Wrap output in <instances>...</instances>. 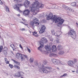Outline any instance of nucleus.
Masks as SVG:
<instances>
[{
	"label": "nucleus",
	"instance_id": "30",
	"mask_svg": "<svg viewBox=\"0 0 78 78\" xmlns=\"http://www.w3.org/2000/svg\"><path fill=\"white\" fill-rule=\"evenodd\" d=\"M22 72H19L18 73L19 74V76L17 75V74H15V76H17L18 77H20V76H21V75L20 74V73H21Z\"/></svg>",
	"mask_w": 78,
	"mask_h": 78
},
{
	"label": "nucleus",
	"instance_id": "25",
	"mask_svg": "<svg viewBox=\"0 0 78 78\" xmlns=\"http://www.w3.org/2000/svg\"><path fill=\"white\" fill-rule=\"evenodd\" d=\"M24 56H25V55L23 54H21V56L20 57H21V61H22L24 59L23 58V57H24Z\"/></svg>",
	"mask_w": 78,
	"mask_h": 78
},
{
	"label": "nucleus",
	"instance_id": "23",
	"mask_svg": "<svg viewBox=\"0 0 78 78\" xmlns=\"http://www.w3.org/2000/svg\"><path fill=\"white\" fill-rule=\"evenodd\" d=\"M48 63V61L47 60H44L43 61V63L44 65H47Z\"/></svg>",
	"mask_w": 78,
	"mask_h": 78
},
{
	"label": "nucleus",
	"instance_id": "58",
	"mask_svg": "<svg viewBox=\"0 0 78 78\" xmlns=\"http://www.w3.org/2000/svg\"><path fill=\"white\" fill-rule=\"evenodd\" d=\"M72 72H73H73H75V71H73Z\"/></svg>",
	"mask_w": 78,
	"mask_h": 78
},
{
	"label": "nucleus",
	"instance_id": "54",
	"mask_svg": "<svg viewBox=\"0 0 78 78\" xmlns=\"http://www.w3.org/2000/svg\"><path fill=\"white\" fill-rule=\"evenodd\" d=\"M17 16H19V17L20 16V14H18Z\"/></svg>",
	"mask_w": 78,
	"mask_h": 78
},
{
	"label": "nucleus",
	"instance_id": "57",
	"mask_svg": "<svg viewBox=\"0 0 78 78\" xmlns=\"http://www.w3.org/2000/svg\"><path fill=\"white\" fill-rule=\"evenodd\" d=\"M3 52H5V51H6V50H4L3 51Z\"/></svg>",
	"mask_w": 78,
	"mask_h": 78
},
{
	"label": "nucleus",
	"instance_id": "10",
	"mask_svg": "<svg viewBox=\"0 0 78 78\" xmlns=\"http://www.w3.org/2000/svg\"><path fill=\"white\" fill-rule=\"evenodd\" d=\"M33 22H34L35 24H37L38 23V25H39V20L37 18L34 17L33 19Z\"/></svg>",
	"mask_w": 78,
	"mask_h": 78
},
{
	"label": "nucleus",
	"instance_id": "32",
	"mask_svg": "<svg viewBox=\"0 0 78 78\" xmlns=\"http://www.w3.org/2000/svg\"><path fill=\"white\" fill-rule=\"evenodd\" d=\"M51 33L52 35H55V30H52Z\"/></svg>",
	"mask_w": 78,
	"mask_h": 78
},
{
	"label": "nucleus",
	"instance_id": "31",
	"mask_svg": "<svg viewBox=\"0 0 78 78\" xmlns=\"http://www.w3.org/2000/svg\"><path fill=\"white\" fill-rule=\"evenodd\" d=\"M71 5H72V6H75V5H76V2H74L71 3Z\"/></svg>",
	"mask_w": 78,
	"mask_h": 78
},
{
	"label": "nucleus",
	"instance_id": "28",
	"mask_svg": "<svg viewBox=\"0 0 78 78\" xmlns=\"http://www.w3.org/2000/svg\"><path fill=\"white\" fill-rule=\"evenodd\" d=\"M29 61L30 62L32 63L34 61V58H30Z\"/></svg>",
	"mask_w": 78,
	"mask_h": 78
},
{
	"label": "nucleus",
	"instance_id": "55",
	"mask_svg": "<svg viewBox=\"0 0 78 78\" xmlns=\"http://www.w3.org/2000/svg\"><path fill=\"white\" fill-rule=\"evenodd\" d=\"M22 31H23V30H25V29L23 28V29H22Z\"/></svg>",
	"mask_w": 78,
	"mask_h": 78
},
{
	"label": "nucleus",
	"instance_id": "26",
	"mask_svg": "<svg viewBox=\"0 0 78 78\" xmlns=\"http://www.w3.org/2000/svg\"><path fill=\"white\" fill-rule=\"evenodd\" d=\"M14 67L15 68V69H20V67L17 65H14Z\"/></svg>",
	"mask_w": 78,
	"mask_h": 78
},
{
	"label": "nucleus",
	"instance_id": "3",
	"mask_svg": "<svg viewBox=\"0 0 78 78\" xmlns=\"http://www.w3.org/2000/svg\"><path fill=\"white\" fill-rule=\"evenodd\" d=\"M53 20L54 22L55 21V23H58V22H59L58 23V24L61 25H62V23H64V20L63 19H61V17H59L57 18V16H54Z\"/></svg>",
	"mask_w": 78,
	"mask_h": 78
},
{
	"label": "nucleus",
	"instance_id": "63",
	"mask_svg": "<svg viewBox=\"0 0 78 78\" xmlns=\"http://www.w3.org/2000/svg\"><path fill=\"white\" fill-rule=\"evenodd\" d=\"M35 1H37V0H34Z\"/></svg>",
	"mask_w": 78,
	"mask_h": 78
},
{
	"label": "nucleus",
	"instance_id": "49",
	"mask_svg": "<svg viewBox=\"0 0 78 78\" xmlns=\"http://www.w3.org/2000/svg\"><path fill=\"white\" fill-rule=\"evenodd\" d=\"M24 57H25L26 58H28V56L27 55H24Z\"/></svg>",
	"mask_w": 78,
	"mask_h": 78
},
{
	"label": "nucleus",
	"instance_id": "1",
	"mask_svg": "<svg viewBox=\"0 0 78 78\" xmlns=\"http://www.w3.org/2000/svg\"><path fill=\"white\" fill-rule=\"evenodd\" d=\"M40 3L38 1L33 3L30 7V9L31 12H33L34 15H36L39 11L38 7Z\"/></svg>",
	"mask_w": 78,
	"mask_h": 78
},
{
	"label": "nucleus",
	"instance_id": "12",
	"mask_svg": "<svg viewBox=\"0 0 78 78\" xmlns=\"http://www.w3.org/2000/svg\"><path fill=\"white\" fill-rule=\"evenodd\" d=\"M45 48L47 51H50L51 50V47L48 46V45H45Z\"/></svg>",
	"mask_w": 78,
	"mask_h": 78
},
{
	"label": "nucleus",
	"instance_id": "40",
	"mask_svg": "<svg viewBox=\"0 0 78 78\" xmlns=\"http://www.w3.org/2000/svg\"><path fill=\"white\" fill-rule=\"evenodd\" d=\"M27 50L28 51H29V53H31V51L30 50V49L28 47H27Z\"/></svg>",
	"mask_w": 78,
	"mask_h": 78
},
{
	"label": "nucleus",
	"instance_id": "35",
	"mask_svg": "<svg viewBox=\"0 0 78 78\" xmlns=\"http://www.w3.org/2000/svg\"><path fill=\"white\" fill-rule=\"evenodd\" d=\"M53 56L55 57H57V56H58V55L56 54L53 53Z\"/></svg>",
	"mask_w": 78,
	"mask_h": 78
},
{
	"label": "nucleus",
	"instance_id": "20",
	"mask_svg": "<svg viewBox=\"0 0 78 78\" xmlns=\"http://www.w3.org/2000/svg\"><path fill=\"white\" fill-rule=\"evenodd\" d=\"M58 50H62V46L60 45H59L58 46Z\"/></svg>",
	"mask_w": 78,
	"mask_h": 78
},
{
	"label": "nucleus",
	"instance_id": "14",
	"mask_svg": "<svg viewBox=\"0 0 78 78\" xmlns=\"http://www.w3.org/2000/svg\"><path fill=\"white\" fill-rule=\"evenodd\" d=\"M57 48L56 47L55 45H53L51 48V49L52 50V51L53 52H56L57 51Z\"/></svg>",
	"mask_w": 78,
	"mask_h": 78
},
{
	"label": "nucleus",
	"instance_id": "5",
	"mask_svg": "<svg viewBox=\"0 0 78 78\" xmlns=\"http://www.w3.org/2000/svg\"><path fill=\"white\" fill-rule=\"evenodd\" d=\"M30 11L31 10H30L29 9H26L23 11V14L24 16L26 17H27V16H28L29 15H30Z\"/></svg>",
	"mask_w": 78,
	"mask_h": 78
},
{
	"label": "nucleus",
	"instance_id": "50",
	"mask_svg": "<svg viewBox=\"0 0 78 78\" xmlns=\"http://www.w3.org/2000/svg\"><path fill=\"white\" fill-rule=\"evenodd\" d=\"M37 24H36V27H38L39 26V24H38V23H37Z\"/></svg>",
	"mask_w": 78,
	"mask_h": 78
},
{
	"label": "nucleus",
	"instance_id": "43",
	"mask_svg": "<svg viewBox=\"0 0 78 78\" xmlns=\"http://www.w3.org/2000/svg\"><path fill=\"white\" fill-rule=\"evenodd\" d=\"M16 1H17V2H18V3H19V2H22V0H17Z\"/></svg>",
	"mask_w": 78,
	"mask_h": 78
},
{
	"label": "nucleus",
	"instance_id": "62",
	"mask_svg": "<svg viewBox=\"0 0 78 78\" xmlns=\"http://www.w3.org/2000/svg\"><path fill=\"white\" fill-rule=\"evenodd\" d=\"M0 37H1V35H0Z\"/></svg>",
	"mask_w": 78,
	"mask_h": 78
},
{
	"label": "nucleus",
	"instance_id": "37",
	"mask_svg": "<svg viewBox=\"0 0 78 78\" xmlns=\"http://www.w3.org/2000/svg\"><path fill=\"white\" fill-rule=\"evenodd\" d=\"M45 20H41V23H45L46 22Z\"/></svg>",
	"mask_w": 78,
	"mask_h": 78
},
{
	"label": "nucleus",
	"instance_id": "6",
	"mask_svg": "<svg viewBox=\"0 0 78 78\" xmlns=\"http://www.w3.org/2000/svg\"><path fill=\"white\" fill-rule=\"evenodd\" d=\"M68 64L69 66L72 67H73L75 65V63L74 62L73 60H70L68 61Z\"/></svg>",
	"mask_w": 78,
	"mask_h": 78
},
{
	"label": "nucleus",
	"instance_id": "4",
	"mask_svg": "<svg viewBox=\"0 0 78 78\" xmlns=\"http://www.w3.org/2000/svg\"><path fill=\"white\" fill-rule=\"evenodd\" d=\"M69 28L70 29V30L68 33V35L71 36L72 37H76V32L72 28H71L69 27Z\"/></svg>",
	"mask_w": 78,
	"mask_h": 78
},
{
	"label": "nucleus",
	"instance_id": "48",
	"mask_svg": "<svg viewBox=\"0 0 78 78\" xmlns=\"http://www.w3.org/2000/svg\"><path fill=\"white\" fill-rule=\"evenodd\" d=\"M20 48H21L23 49V48L22 47V45H21V44H20Z\"/></svg>",
	"mask_w": 78,
	"mask_h": 78
},
{
	"label": "nucleus",
	"instance_id": "17",
	"mask_svg": "<svg viewBox=\"0 0 78 78\" xmlns=\"http://www.w3.org/2000/svg\"><path fill=\"white\" fill-rule=\"evenodd\" d=\"M65 52L64 51H60L58 53V55H62L64 54Z\"/></svg>",
	"mask_w": 78,
	"mask_h": 78
},
{
	"label": "nucleus",
	"instance_id": "60",
	"mask_svg": "<svg viewBox=\"0 0 78 78\" xmlns=\"http://www.w3.org/2000/svg\"><path fill=\"white\" fill-rule=\"evenodd\" d=\"M56 42L57 43H58V41H56Z\"/></svg>",
	"mask_w": 78,
	"mask_h": 78
},
{
	"label": "nucleus",
	"instance_id": "13",
	"mask_svg": "<svg viewBox=\"0 0 78 78\" xmlns=\"http://www.w3.org/2000/svg\"><path fill=\"white\" fill-rule=\"evenodd\" d=\"M48 41L47 39L44 37L42 38L41 39V41L40 42H42L43 43V45H44V43H46Z\"/></svg>",
	"mask_w": 78,
	"mask_h": 78
},
{
	"label": "nucleus",
	"instance_id": "33",
	"mask_svg": "<svg viewBox=\"0 0 78 78\" xmlns=\"http://www.w3.org/2000/svg\"><path fill=\"white\" fill-rule=\"evenodd\" d=\"M10 46L12 48H13V50H14V49L13 48V47H14V44H12L10 45Z\"/></svg>",
	"mask_w": 78,
	"mask_h": 78
},
{
	"label": "nucleus",
	"instance_id": "19",
	"mask_svg": "<svg viewBox=\"0 0 78 78\" xmlns=\"http://www.w3.org/2000/svg\"><path fill=\"white\" fill-rule=\"evenodd\" d=\"M44 5L41 3H40V4H39V5L38 6V8H43Z\"/></svg>",
	"mask_w": 78,
	"mask_h": 78
},
{
	"label": "nucleus",
	"instance_id": "53",
	"mask_svg": "<svg viewBox=\"0 0 78 78\" xmlns=\"http://www.w3.org/2000/svg\"><path fill=\"white\" fill-rule=\"evenodd\" d=\"M58 70H59V68H58V67H57L56 68Z\"/></svg>",
	"mask_w": 78,
	"mask_h": 78
},
{
	"label": "nucleus",
	"instance_id": "8",
	"mask_svg": "<svg viewBox=\"0 0 78 78\" xmlns=\"http://www.w3.org/2000/svg\"><path fill=\"white\" fill-rule=\"evenodd\" d=\"M45 30V26L44 25L42 26L41 28V30L39 31L40 33L41 34V33H43L44 31Z\"/></svg>",
	"mask_w": 78,
	"mask_h": 78
},
{
	"label": "nucleus",
	"instance_id": "9",
	"mask_svg": "<svg viewBox=\"0 0 78 78\" xmlns=\"http://www.w3.org/2000/svg\"><path fill=\"white\" fill-rule=\"evenodd\" d=\"M52 62L54 64H59L60 63V61L58 60L54 59L52 60Z\"/></svg>",
	"mask_w": 78,
	"mask_h": 78
},
{
	"label": "nucleus",
	"instance_id": "38",
	"mask_svg": "<svg viewBox=\"0 0 78 78\" xmlns=\"http://www.w3.org/2000/svg\"><path fill=\"white\" fill-rule=\"evenodd\" d=\"M67 76V74L65 73L63 74V75L62 76H61V77H63V76Z\"/></svg>",
	"mask_w": 78,
	"mask_h": 78
},
{
	"label": "nucleus",
	"instance_id": "45",
	"mask_svg": "<svg viewBox=\"0 0 78 78\" xmlns=\"http://www.w3.org/2000/svg\"><path fill=\"white\" fill-rule=\"evenodd\" d=\"M35 66H38V63L36 62V63H35Z\"/></svg>",
	"mask_w": 78,
	"mask_h": 78
},
{
	"label": "nucleus",
	"instance_id": "15",
	"mask_svg": "<svg viewBox=\"0 0 78 78\" xmlns=\"http://www.w3.org/2000/svg\"><path fill=\"white\" fill-rule=\"evenodd\" d=\"M40 44L41 45L37 49L41 51H42L41 48H42V47H44V45H43V43L42 42H40Z\"/></svg>",
	"mask_w": 78,
	"mask_h": 78
},
{
	"label": "nucleus",
	"instance_id": "59",
	"mask_svg": "<svg viewBox=\"0 0 78 78\" xmlns=\"http://www.w3.org/2000/svg\"><path fill=\"white\" fill-rule=\"evenodd\" d=\"M11 25H14V24H11Z\"/></svg>",
	"mask_w": 78,
	"mask_h": 78
},
{
	"label": "nucleus",
	"instance_id": "18",
	"mask_svg": "<svg viewBox=\"0 0 78 78\" xmlns=\"http://www.w3.org/2000/svg\"><path fill=\"white\" fill-rule=\"evenodd\" d=\"M48 16L51 18V19H53V15L51 13H50Z\"/></svg>",
	"mask_w": 78,
	"mask_h": 78
},
{
	"label": "nucleus",
	"instance_id": "51",
	"mask_svg": "<svg viewBox=\"0 0 78 78\" xmlns=\"http://www.w3.org/2000/svg\"><path fill=\"white\" fill-rule=\"evenodd\" d=\"M9 61H7L6 62V64H9Z\"/></svg>",
	"mask_w": 78,
	"mask_h": 78
},
{
	"label": "nucleus",
	"instance_id": "16",
	"mask_svg": "<svg viewBox=\"0 0 78 78\" xmlns=\"http://www.w3.org/2000/svg\"><path fill=\"white\" fill-rule=\"evenodd\" d=\"M22 55V54L20 53H17L16 54V57L17 59H19V58H20V56H21V55Z\"/></svg>",
	"mask_w": 78,
	"mask_h": 78
},
{
	"label": "nucleus",
	"instance_id": "46",
	"mask_svg": "<svg viewBox=\"0 0 78 78\" xmlns=\"http://www.w3.org/2000/svg\"><path fill=\"white\" fill-rule=\"evenodd\" d=\"M5 62L8 61V59H7V58H5Z\"/></svg>",
	"mask_w": 78,
	"mask_h": 78
},
{
	"label": "nucleus",
	"instance_id": "22",
	"mask_svg": "<svg viewBox=\"0 0 78 78\" xmlns=\"http://www.w3.org/2000/svg\"><path fill=\"white\" fill-rule=\"evenodd\" d=\"M12 61H13L14 63H15L16 64H17V65H19L20 64V63L19 62H17L16 61L13 59H12Z\"/></svg>",
	"mask_w": 78,
	"mask_h": 78
},
{
	"label": "nucleus",
	"instance_id": "29",
	"mask_svg": "<svg viewBox=\"0 0 78 78\" xmlns=\"http://www.w3.org/2000/svg\"><path fill=\"white\" fill-rule=\"evenodd\" d=\"M34 24V23L33 21H31L30 23V25L31 27H33Z\"/></svg>",
	"mask_w": 78,
	"mask_h": 78
},
{
	"label": "nucleus",
	"instance_id": "39",
	"mask_svg": "<svg viewBox=\"0 0 78 78\" xmlns=\"http://www.w3.org/2000/svg\"><path fill=\"white\" fill-rule=\"evenodd\" d=\"M49 56H51H51H53V53H51L49 54Z\"/></svg>",
	"mask_w": 78,
	"mask_h": 78
},
{
	"label": "nucleus",
	"instance_id": "47",
	"mask_svg": "<svg viewBox=\"0 0 78 78\" xmlns=\"http://www.w3.org/2000/svg\"><path fill=\"white\" fill-rule=\"evenodd\" d=\"M0 4L1 5H3V2H2V1H0Z\"/></svg>",
	"mask_w": 78,
	"mask_h": 78
},
{
	"label": "nucleus",
	"instance_id": "11",
	"mask_svg": "<svg viewBox=\"0 0 78 78\" xmlns=\"http://www.w3.org/2000/svg\"><path fill=\"white\" fill-rule=\"evenodd\" d=\"M19 4H16L15 5V7L14 8L15 9H16L17 11H19L20 12H22V11H21L20 9H19Z\"/></svg>",
	"mask_w": 78,
	"mask_h": 78
},
{
	"label": "nucleus",
	"instance_id": "27",
	"mask_svg": "<svg viewBox=\"0 0 78 78\" xmlns=\"http://www.w3.org/2000/svg\"><path fill=\"white\" fill-rule=\"evenodd\" d=\"M5 8L6 11L7 12H9V8H8V7H7V6H5Z\"/></svg>",
	"mask_w": 78,
	"mask_h": 78
},
{
	"label": "nucleus",
	"instance_id": "64",
	"mask_svg": "<svg viewBox=\"0 0 78 78\" xmlns=\"http://www.w3.org/2000/svg\"><path fill=\"white\" fill-rule=\"evenodd\" d=\"M14 1H16V0H14Z\"/></svg>",
	"mask_w": 78,
	"mask_h": 78
},
{
	"label": "nucleus",
	"instance_id": "2",
	"mask_svg": "<svg viewBox=\"0 0 78 78\" xmlns=\"http://www.w3.org/2000/svg\"><path fill=\"white\" fill-rule=\"evenodd\" d=\"M38 69L39 71L41 73H48L49 72L50 73L51 72L52 69L51 67L49 66H45L43 64H40L38 66Z\"/></svg>",
	"mask_w": 78,
	"mask_h": 78
},
{
	"label": "nucleus",
	"instance_id": "24",
	"mask_svg": "<svg viewBox=\"0 0 78 78\" xmlns=\"http://www.w3.org/2000/svg\"><path fill=\"white\" fill-rule=\"evenodd\" d=\"M32 33L33 35L34 36L36 37H37V36H38V35L37 34V32L35 31L34 32H33Z\"/></svg>",
	"mask_w": 78,
	"mask_h": 78
},
{
	"label": "nucleus",
	"instance_id": "44",
	"mask_svg": "<svg viewBox=\"0 0 78 78\" xmlns=\"http://www.w3.org/2000/svg\"><path fill=\"white\" fill-rule=\"evenodd\" d=\"M23 24H24L26 26H27V27H28V24H26L23 23Z\"/></svg>",
	"mask_w": 78,
	"mask_h": 78
},
{
	"label": "nucleus",
	"instance_id": "52",
	"mask_svg": "<svg viewBox=\"0 0 78 78\" xmlns=\"http://www.w3.org/2000/svg\"><path fill=\"white\" fill-rule=\"evenodd\" d=\"M22 20H23V21H25V20L23 18H22Z\"/></svg>",
	"mask_w": 78,
	"mask_h": 78
},
{
	"label": "nucleus",
	"instance_id": "34",
	"mask_svg": "<svg viewBox=\"0 0 78 78\" xmlns=\"http://www.w3.org/2000/svg\"><path fill=\"white\" fill-rule=\"evenodd\" d=\"M9 66L10 67L11 69H12L13 68V65H11V64H9Z\"/></svg>",
	"mask_w": 78,
	"mask_h": 78
},
{
	"label": "nucleus",
	"instance_id": "41",
	"mask_svg": "<svg viewBox=\"0 0 78 78\" xmlns=\"http://www.w3.org/2000/svg\"><path fill=\"white\" fill-rule=\"evenodd\" d=\"M50 17L49 16H48L47 17V18L46 19V20H50Z\"/></svg>",
	"mask_w": 78,
	"mask_h": 78
},
{
	"label": "nucleus",
	"instance_id": "7",
	"mask_svg": "<svg viewBox=\"0 0 78 78\" xmlns=\"http://www.w3.org/2000/svg\"><path fill=\"white\" fill-rule=\"evenodd\" d=\"M30 2L28 1V0L25 1L24 3V5L26 7V8H28L30 6Z\"/></svg>",
	"mask_w": 78,
	"mask_h": 78
},
{
	"label": "nucleus",
	"instance_id": "56",
	"mask_svg": "<svg viewBox=\"0 0 78 78\" xmlns=\"http://www.w3.org/2000/svg\"><path fill=\"white\" fill-rule=\"evenodd\" d=\"M78 70H76V72L77 73H78Z\"/></svg>",
	"mask_w": 78,
	"mask_h": 78
},
{
	"label": "nucleus",
	"instance_id": "42",
	"mask_svg": "<svg viewBox=\"0 0 78 78\" xmlns=\"http://www.w3.org/2000/svg\"><path fill=\"white\" fill-rule=\"evenodd\" d=\"M74 62H76V61H77V59H76V58H74Z\"/></svg>",
	"mask_w": 78,
	"mask_h": 78
},
{
	"label": "nucleus",
	"instance_id": "36",
	"mask_svg": "<svg viewBox=\"0 0 78 78\" xmlns=\"http://www.w3.org/2000/svg\"><path fill=\"white\" fill-rule=\"evenodd\" d=\"M3 49V46H1L0 47V53H1V51H2V50Z\"/></svg>",
	"mask_w": 78,
	"mask_h": 78
},
{
	"label": "nucleus",
	"instance_id": "61",
	"mask_svg": "<svg viewBox=\"0 0 78 78\" xmlns=\"http://www.w3.org/2000/svg\"><path fill=\"white\" fill-rule=\"evenodd\" d=\"M21 23H23V22H20Z\"/></svg>",
	"mask_w": 78,
	"mask_h": 78
},
{
	"label": "nucleus",
	"instance_id": "21",
	"mask_svg": "<svg viewBox=\"0 0 78 78\" xmlns=\"http://www.w3.org/2000/svg\"><path fill=\"white\" fill-rule=\"evenodd\" d=\"M65 9L67 10H68V11H72V9L70 7H69L67 6H66L65 5Z\"/></svg>",
	"mask_w": 78,
	"mask_h": 78
}]
</instances>
